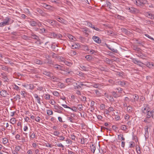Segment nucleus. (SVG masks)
<instances>
[{"mask_svg":"<svg viewBox=\"0 0 154 154\" xmlns=\"http://www.w3.org/2000/svg\"><path fill=\"white\" fill-rule=\"evenodd\" d=\"M35 13L37 14H38L39 15H40L44 17H49L50 15L48 14L47 13H45L44 12L42 9H41L37 8L35 9Z\"/></svg>","mask_w":154,"mask_h":154,"instance_id":"obj_1","label":"nucleus"},{"mask_svg":"<svg viewBox=\"0 0 154 154\" xmlns=\"http://www.w3.org/2000/svg\"><path fill=\"white\" fill-rule=\"evenodd\" d=\"M135 3L138 6H142L146 4L147 1L146 0H135Z\"/></svg>","mask_w":154,"mask_h":154,"instance_id":"obj_2","label":"nucleus"},{"mask_svg":"<svg viewBox=\"0 0 154 154\" xmlns=\"http://www.w3.org/2000/svg\"><path fill=\"white\" fill-rule=\"evenodd\" d=\"M128 10L133 14H137L140 12V11L138 9L133 7L129 8Z\"/></svg>","mask_w":154,"mask_h":154,"instance_id":"obj_3","label":"nucleus"},{"mask_svg":"<svg viewBox=\"0 0 154 154\" xmlns=\"http://www.w3.org/2000/svg\"><path fill=\"white\" fill-rule=\"evenodd\" d=\"M6 18V19L5 21L0 23V27L9 24L8 23L9 21L10 18L7 17Z\"/></svg>","mask_w":154,"mask_h":154,"instance_id":"obj_4","label":"nucleus"},{"mask_svg":"<svg viewBox=\"0 0 154 154\" xmlns=\"http://www.w3.org/2000/svg\"><path fill=\"white\" fill-rule=\"evenodd\" d=\"M92 39L94 42L100 44L101 43V40L98 37L94 36L92 37Z\"/></svg>","mask_w":154,"mask_h":154,"instance_id":"obj_5","label":"nucleus"},{"mask_svg":"<svg viewBox=\"0 0 154 154\" xmlns=\"http://www.w3.org/2000/svg\"><path fill=\"white\" fill-rule=\"evenodd\" d=\"M52 65L53 67L57 69L62 70L63 69V67L62 66L58 64H55L53 63H52Z\"/></svg>","mask_w":154,"mask_h":154,"instance_id":"obj_6","label":"nucleus"},{"mask_svg":"<svg viewBox=\"0 0 154 154\" xmlns=\"http://www.w3.org/2000/svg\"><path fill=\"white\" fill-rule=\"evenodd\" d=\"M144 64L146 66L148 67L149 68H152L154 66L153 63L152 62H145Z\"/></svg>","mask_w":154,"mask_h":154,"instance_id":"obj_7","label":"nucleus"},{"mask_svg":"<svg viewBox=\"0 0 154 154\" xmlns=\"http://www.w3.org/2000/svg\"><path fill=\"white\" fill-rule=\"evenodd\" d=\"M52 77H51L50 78L52 81L54 82H59L60 80V79L56 76L53 75H52Z\"/></svg>","mask_w":154,"mask_h":154,"instance_id":"obj_8","label":"nucleus"},{"mask_svg":"<svg viewBox=\"0 0 154 154\" xmlns=\"http://www.w3.org/2000/svg\"><path fill=\"white\" fill-rule=\"evenodd\" d=\"M0 93L1 95L4 97H6L7 95H9L7 91L5 90H2L0 91Z\"/></svg>","mask_w":154,"mask_h":154,"instance_id":"obj_9","label":"nucleus"},{"mask_svg":"<svg viewBox=\"0 0 154 154\" xmlns=\"http://www.w3.org/2000/svg\"><path fill=\"white\" fill-rule=\"evenodd\" d=\"M132 61L135 64H137L140 66H141L142 64H143L140 61L137 60L136 58L133 59Z\"/></svg>","mask_w":154,"mask_h":154,"instance_id":"obj_10","label":"nucleus"},{"mask_svg":"<svg viewBox=\"0 0 154 154\" xmlns=\"http://www.w3.org/2000/svg\"><path fill=\"white\" fill-rule=\"evenodd\" d=\"M34 61L35 63L39 65H42L43 63H43V62L41 60L37 59H35Z\"/></svg>","mask_w":154,"mask_h":154,"instance_id":"obj_11","label":"nucleus"},{"mask_svg":"<svg viewBox=\"0 0 154 154\" xmlns=\"http://www.w3.org/2000/svg\"><path fill=\"white\" fill-rule=\"evenodd\" d=\"M43 73L44 75L49 77L50 78L52 77V74L49 72L43 71Z\"/></svg>","mask_w":154,"mask_h":154,"instance_id":"obj_12","label":"nucleus"},{"mask_svg":"<svg viewBox=\"0 0 154 154\" xmlns=\"http://www.w3.org/2000/svg\"><path fill=\"white\" fill-rule=\"evenodd\" d=\"M90 148L91 151L93 152V153H94L95 150L96 149V147L95 144H92L90 145Z\"/></svg>","mask_w":154,"mask_h":154,"instance_id":"obj_13","label":"nucleus"},{"mask_svg":"<svg viewBox=\"0 0 154 154\" xmlns=\"http://www.w3.org/2000/svg\"><path fill=\"white\" fill-rule=\"evenodd\" d=\"M79 66L84 71H87L88 70V67L84 66L82 64H80L79 65Z\"/></svg>","mask_w":154,"mask_h":154,"instance_id":"obj_14","label":"nucleus"},{"mask_svg":"<svg viewBox=\"0 0 154 154\" xmlns=\"http://www.w3.org/2000/svg\"><path fill=\"white\" fill-rule=\"evenodd\" d=\"M29 38L35 39H38V36L34 34L33 32H31Z\"/></svg>","mask_w":154,"mask_h":154,"instance_id":"obj_15","label":"nucleus"},{"mask_svg":"<svg viewBox=\"0 0 154 154\" xmlns=\"http://www.w3.org/2000/svg\"><path fill=\"white\" fill-rule=\"evenodd\" d=\"M135 40L137 43L139 44L142 47L144 46V42L143 41L137 39H136Z\"/></svg>","mask_w":154,"mask_h":154,"instance_id":"obj_16","label":"nucleus"},{"mask_svg":"<svg viewBox=\"0 0 154 154\" xmlns=\"http://www.w3.org/2000/svg\"><path fill=\"white\" fill-rule=\"evenodd\" d=\"M146 16L149 18H150L151 19H154V15L152 14L147 13L146 14Z\"/></svg>","mask_w":154,"mask_h":154,"instance_id":"obj_17","label":"nucleus"},{"mask_svg":"<svg viewBox=\"0 0 154 154\" xmlns=\"http://www.w3.org/2000/svg\"><path fill=\"white\" fill-rule=\"evenodd\" d=\"M30 25L32 26H36L38 25V23L33 20H31L29 22Z\"/></svg>","mask_w":154,"mask_h":154,"instance_id":"obj_18","label":"nucleus"},{"mask_svg":"<svg viewBox=\"0 0 154 154\" xmlns=\"http://www.w3.org/2000/svg\"><path fill=\"white\" fill-rule=\"evenodd\" d=\"M67 36L71 41H75L76 40V39L75 37L70 34L68 35Z\"/></svg>","mask_w":154,"mask_h":154,"instance_id":"obj_19","label":"nucleus"},{"mask_svg":"<svg viewBox=\"0 0 154 154\" xmlns=\"http://www.w3.org/2000/svg\"><path fill=\"white\" fill-rule=\"evenodd\" d=\"M0 69L5 71H7L8 70V68L7 66L2 65H0Z\"/></svg>","mask_w":154,"mask_h":154,"instance_id":"obj_20","label":"nucleus"},{"mask_svg":"<svg viewBox=\"0 0 154 154\" xmlns=\"http://www.w3.org/2000/svg\"><path fill=\"white\" fill-rule=\"evenodd\" d=\"M27 70L29 72H35V68L33 67H28L27 68Z\"/></svg>","mask_w":154,"mask_h":154,"instance_id":"obj_21","label":"nucleus"},{"mask_svg":"<svg viewBox=\"0 0 154 154\" xmlns=\"http://www.w3.org/2000/svg\"><path fill=\"white\" fill-rule=\"evenodd\" d=\"M47 21L49 23L51 24V25L52 26H54L55 25L56 23V21L53 20H48Z\"/></svg>","mask_w":154,"mask_h":154,"instance_id":"obj_22","label":"nucleus"},{"mask_svg":"<svg viewBox=\"0 0 154 154\" xmlns=\"http://www.w3.org/2000/svg\"><path fill=\"white\" fill-rule=\"evenodd\" d=\"M45 9L48 10H50L51 11H53L54 9V8L50 5H47V6H46Z\"/></svg>","mask_w":154,"mask_h":154,"instance_id":"obj_23","label":"nucleus"},{"mask_svg":"<svg viewBox=\"0 0 154 154\" xmlns=\"http://www.w3.org/2000/svg\"><path fill=\"white\" fill-rule=\"evenodd\" d=\"M147 115H146V117L147 118H149L151 117H152V111H150L149 110L147 111V112H146Z\"/></svg>","mask_w":154,"mask_h":154,"instance_id":"obj_24","label":"nucleus"},{"mask_svg":"<svg viewBox=\"0 0 154 154\" xmlns=\"http://www.w3.org/2000/svg\"><path fill=\"white\" fill-rule=\"evenodd\" d=\"M133 98L135 101H138L139 100V98L138 95L135 94L133 95Z\"/></svg>","mask_w":154,"mask_h":154,"instance_id":"obj_25","label":"nucleus"},{"mask_svg":"<svg viewBox=\"0 0 154 154\" xmlns=\"http://www.w3.org/2000/svg\"><path fill=\"white\" fill-rule=\"evenodd\" d=\"M85 24L89 26L90 27L92 28H93V27H94V25H93L90 22H86V23H85Z\"/></svg>","mask_w":154,"mask_h":154,"instance_id":"obj_26","label":"nucleus"},{"mask_svg":"<svg viewBox=\"0 0 154 154\" xmlns=\"http://www.w3.org/2000/svg\"><path fill=\"white\" fill-rule=\"evenodd\" d=\"M104 61L106 62V63L109 64H111V63H112L111 62V60L108 58H105L104 59Z\"/></svg>","mask_w":154,"mask_h":154,"instance_id":"obj_27","label":"nucleus"},{"mask_svg":"<svg viewBox=\"0 0 154 154\" xmlns=\"http://www.w3.org/2000/svg\"><path fill=\"white\" fill-rule=\"evenodd\" d=\"M38 29V31H39L41 33H43L46 32L47 31V30L44 28L43 29H38Z\"/></svg>","mask_w":154,"mask_h":154,"instance_id":"obj_28","label":"nucleus"},{"mask_svg":"<svg viewBox=\"0 0 154 154\" xmlns=\"http://www.w3.org/2000/svg\"><path fill=\"white\" fill-rule=\"evenodd\" d=\"M120 129L122 130L126 131L128 129V127L125 125H122L121 126Z\"/></svg>","mask_w":154,"mask_h":154,"instance_id":"obj_29","label":"nucleus"},{"mask_svg":"<svg viewBox=\"0 0 154 154\" xmlns=\"http://www.w3.org/2000/svg\"><path fill=\"white\" fill-rule=\"evenodd\" d=\"M136 55L138 57L142 59H143L144 58V57H145V56L141 53H138L137 54H136Z\"/></svg>","mask_w":154,"mask_h":154,"instance_id":"obj_30","label":"nucleus"},{"mask_svg":"<svg viewBox=\"0 0 154 154\" xmlns=\"http://www.w3.org/2000/svg\"><path fill=\"white\" fill-rule=\"evenodd\" d=\"M142 111L143 113H146L147 111H148L149 110V108H142Z\"/></svg>","mask_w":154,"mask_h":154,"instance_id":"obj_31","label":"nucleus"},{"mask_svg":"<svg viewBox=\"0 0 154 154\" xmlns=\"http://www.w3.org/2000/svg\"><path fill=\"white\" fill-rule=\"evenodd\" d=\"M121 30L122 32L125 34H128V31L126 29L124 28H121Z\"/></svg>","mask_w":154,"mask_h":154,"instance_id":"obj_32","label":"nucleus"},{"mask_svg":"<svg viewBox=\"0 0 154 154\" xmlns=\"http://www.w3.org/2000/svg\"><path fill=\"white\" fill-rule=\"evenodd\" d=\"M82 31L84 32H85L86 34L88 35V34L86 32L88 31V29L86 27L83 28L81 29Z\"/></svg>","mask_w":154,"mask_h":154,"instance_id":"obj_33","label":"nucleus"},{"mask_svg":"<svg viewBox=\"0 0 154 154\" xmlns=\"http://www.w3.org/2000/svg\"><path fill=\"white\" fill-rule=\"evenodd\" d=\"M118 83L119 85L122 86H124L125 85V83L124 81H119Z\"/></svg>","mask_w":154,"mask_h":154,"instance_id":"obj_34","label":"nucleus"},{"mask_svg":"<svg viewBox=\"0 0 154 154\" xmlns=\"http://www.w3.org/2000/svg\"><path fill=\"white\" fill-rule=\"evenodd\" d=\"M132 108L130 106H128L127 107V110L129 112H131L132 111Z\"/></svg>","mask_w":154,"mask_h":154,"instance_id":"obj_35","label":"nucleus"},{"mask_svg":"<svg viewBox=\"0 0 154 154\" xmlns=\"http://www.w3.org/2000/svg\"><path fill=\"white\" fill-rule=\"evenodd\" d=\"M58 19L57 20L61 23H63L64 20L61 17H58L57 18Z\"/></svg>","mask_w":154,"mask_h":154,"instance_id":"obj_36","label":"nucleus"},{"mask_svg":"<svg viewBox=\"0 0 154 154\" xmlns=\"http://www.w3.org/2000/svg\"><path fill=\"white\" fill-rule=\"evenodd\" d=\"M47 114L49 115H51L53 114V112L50 109H47Z\"/></svg>","mask_w":154,"mask_h":154,"instance_id":"obj_37","label":"nucleus"},{"mask_svg":"<svg viewBox=\"0 0 154 154\" xmlns=\"http://www.w3.org/2000/svg\"><path fill=\"white\" fill-rule=\"evenodd\" d=\"M63 62L64 63L68 66H70L72 64L70 62L67 61L66 60H63Z\"/></svg>","mask_w":154,"mask_h":154,"instance_id":"obj_38","label":"nucleus"},{"mask_svg":"<svg viewBox=\"0 0 154 154\" xmlns=\"http://www.w3.org/2000/svg\"><path fill=\"white\" fill-rule=\"evenodd\" d=\"M79 45V44L77 43V44L76 43H75L72 46V48H78Z\"/></svg>","mask_w":154,"mask_h":154,"instance_id":"obj_39","label":"nucleus"},{"mask_svg":"<svg viewBox=\"0 0 154 154\" xmlns=\"http://www.w3.org/2000/svg\"><path fill=\"white\" fill-rule=\"evenodd\" d=\"M10 123L13 125L16 123L15 119V118H11L10 119Z\"/></svg>","mask_w":154,"mask_h":154,"instance_id":"obj_40","label":"nucleus"},{"mask_svg":"<svg viewBox=\"0 0 154 154\" xmlns=\"http://www.w3.org/2000/svg\"><path fill=\"white\" fill-rule=\"evenodd\" d=\"M85 58L87 60L89 61L91 60L92 57L90 55H87L85 56Z\"/></svg>","mask_w":154,"mask_h":154,"instance_id":"obj_41","label":"nucleus"},{"mask_svg":"<svg viewBox=\"0 0 154 154\" xmlns=\"http://www.w3.org/2000/svg\"><path fill=\"white\" fill-rule=\"evenodd\" d=\"M133 49L134 50L137 51H139L140 50H141L140 48H139L136 46H134L133 47Z\"/></svg>","mask_w":154,"mask_h":154,"instance_id":"obj_42","label":"nucleus"},{"mask_svg":"<svg viewBox=\"0 0 154 154\" xmlns=\"http://www.w3.org/2000/svg\"><path fill=\"white\" fill-rule=\"evenodd\" d=\"M77 74L78 75L82 77H84L85 75V74L84 73L82 72H78L77 73Z\"/></svg>","mask_w":154,"mask_h":154,"instance_id":"obj_43","label":"nucleus"},{"mask_svg":"<svg viewBox=\"0 0 154 154\" xmlns=\"http://www.w3.org/2000/svg\"><path fill=\"white\" fill-rule=\"evenodd\" d=\"M116 75L120 76H123V73L122 72H116Z\"/></svg>","mask_w":154,"mask_h":154,"instance_id":"obj_44","label":"nucleus"},{"mask_svg":"<svg viewBox=\"0 0 154 154\" xmlns=\"http://www.w3.org/2000/svg\"><path fill=\"white\" fill-rule=\"evenodd\" d=\"M22 38L24 40H26L29 39V37L25 35H23L22 36Z\"/></svg>","mask_w":154,"mask_h":154,"instance_id":"obj_45","label":"nucleus"},{"mask_svg":"<svg viewBox=\"0 0 154 154\" xmlns=\"http://www.w3.org/2000/svg\"><path fill=\"white\" fill-rule=\"evenodd\" d=\"M8 142V140L6 138H5L3 139V143L5 144H6Z\"/></svg>","mask_w":154,"mask_h":154,"instance_id":"obj_46","label":"nucleus"},{"mask_svg":"<svg viewBox=\"0 0 154 154\" xmlns=\"http://www.w3.org/2000/svg\"><path fill=\"white\" fill-rule=\"evenodd\" d=\"M13 87L17 91L20 90L19 88L15 84L14 85Z\"/></svg>","mask_w":154,"mask_h":154,"instance_id":"obj_47","label":"nucleus"},{"mask_svg":"<svg viewBox=\"0 0 154 154\" xmlns=\"http://www.w3.org/2000/svg\"><path fill=\"white\" fill-rule=\"evenodd\" d=\"M56 143V145L57 146L59 147H61V148H63L64 147V146L62 145L61 143H57L55 142Z\"/></svg>","mask_w":154,"mask_h":154,"instance_id":"obj_48","label":"nucleus"},{"mask_svg":"<svg viewBox=\"0 0 154 154\" xmlns=\"http://www.w3.org/2000/svg\"><path fill=\"white\" fill-rule=\"evenodd\" d=\"M105 5L106 6H107L110 8L111 6V3L109 2L106 1V4Z\"/></svg>","mask_w":154,"mask_h":154,"instance_id":"obj_49","label":"nucleus"},{"mask_svg":"<svg viewBox=\"0 0 154 154\" xmlns=\"http://www.w3.org/2000/svg\"><path fill=\"white\" fill-rule=\"evenodd\" d=\"M57 34L54 32H52L51 33V36H52L54 38H56Z\"/></svg>","mask_w":154,"mask_h":154,"instance_id":"obj_50","label":"nucleus"},{"mask_svg":"<svg viewBox=\"0 0 154 154\" xmlns=\"http://www.w3.org/2000/svg\"><path fill=\"white\" fill-rule=\"evenodd\" d=\"M58 85L60 87L62 88H64L66 86L63 83H59Z\"/></svg>","mask_w":154,"mask_h":154,"instance_id":"obj_51","label":"nucleus"},{"mask_svg":"<svg viewBox=\"0 0 154 154\" xmlns=\"http://www.w3.org/2000/svg\"><path fill=\"white\" fill-rule=\"evenodd\" d=\"M82 104H79L78 105V109L79 111H81L82 110Z\"/></svg>","mask_w":154,"mask_h":154,"instance_id":"obj_52","label":"nucleus"},{"mask_svg":"<svg viewBox=\"0 0 154 154\" xmlns=\"http://www.w3.org/2000/svg\"><path fill=\"white\" fill-rule=\"evenodd\" d=\"M53 94L54 95L56 96H58L59 95V93L56 91H53Z\"/></svg>","mask_w":154,"mask_h":154,"instance_id":"obj_53","label":"nucleus"},{"mask_svg":"<svg viewBox=\"0 0 154 154\" xmlns=\"http://www.w3.org/2000/svg\"><path fill=\"white\" fill-rule=\"evenodd\" d=\"M85 143V139L83 137L81 138V144H84Z\"/></svg>","mask_w":154,"mask_h":154,"instance_id":"obj_54","label":"nucleus"},{"mask_svg":"<svg viewBox=\"0 0 154 154\" xmlns=\"http://www.w3.org/2000/svg\"><path fill=\"white\" fill-rule=\"evenodd\" d=\"M44 97L46 99L49 100L50 98V95L49 94H46L44 96Z\"/></svg>","mask_w":154,"mask_h":154,"instance_id":"obj_55","label":"nucleus"},{"mask_svg":"<svg viewBox=\"0 0 154 154\" xmlns=\"http://www.w3.org/2000/svg\"><path fill=\"white\" fill-rule=\"evenodd\" d=\"M20 149V147L19 146H16L15 148V150L18 152L19 151Z\"/></svg>","mask_w":154,"mask_h":154,"instance_id":"obj_56","label":"nucleus"},{"mask_svg":"<svg viewBox=\"0 0 154 154\" xmlns=\"http://www.w3.org/2000/svg\"><path fill=\"white\" fill-rule=\"evenodd\" d=\"M112 94L113 96L115 98H117L118 97V95L116 92L115 91H113L112 92Z\"/></svg>","mask_w":154,"mask_h":154,"instance_id":"obj_57","label":"nucleus"},{"mask_svg":"<svg viewBox=\"0 0 154 154\" xmlns=\"http://www.w3.org/2000/svg\"><path fill=\"white\" fill-rule=\"evenodd\" d=\"M116 89L118 90V92L119 93H121L123 89L122 88H116Z\"/></svg>","mask_w":154,"mask_h":154,"instance_id":"obj_58","label":"nucleus"},{"mask_svg":"<svg viewBox=\"0 0 154 154\" xmlns=\"http://www.w3.org/2000/svg\"><path fill=\"white\" fill-rule=\"evenodd\" d=\"M54 109L56 111H57L58 110V109H59V106L58 105H54Z\"/></svg>","mask_w":154,"mask_h":154,"instance_id":"obj_59","label":"nucleus"},{"mask_svg":"<svg viewBox=\"0 0 154 154\" xmlns=\"http://www.w3.org/2000/svg\"><path fill=\"white\" fill-rule=\"evenodd\" d=\"M45 146H46L48 147H50V148L52 147L53 146L52 145L50 144L49 143H46L45 144Z\"/></svg>","mask_w":154,"mask_h":154,"instance_id":"obj_60","label":"nucleus"},{"mask_svg":"<svg viewBox=\"0 0 154 154\" xmlns=\"http://www.w3.org/2000/svg\"><path fill=\"white\" fill-rule=\"evenodd\" d=\"M60 134V132L57 131H54V135L58 136V135Z\"/></svg>","mask_w":154,"mask_h":154,"instance_id":"obj_61","label":"nucleus"},{"mask_svg":"<svg viewBox=\"0 0 154 154\" xmlns=\"http://www.w3.org/2000/svg\"><path fill=\"white\" fill-rule=\"evenodd\" d=\"M145 136L146 138V139L147 138H148V137L149 136V132L148 131H146V132H145Z\"/></svg>","mask_w":154,"mask_h":154,"instance_id":"obj_62","label":"nucleus"},{"mask_svg":"<svg viewBox=\"0 0 154 154\" xmlns=\"http://www.w3.org/2000/svg\"><path fill=\"white\" fill-rule=\"evenodd\" d=\"M71 79H66V82L67 83H69L71 82Z\"/></svg>","mask_w":154,"mask_h":154,"instance_id":"obj_63","label":"nucleus"},{"mask_svg":"<svg viewBox=\"0 0 154 154\" xmlns=\"http://www.w3.org/2000/svg\"><path fill=\"white\" fill-rule=\"evenodd\" d=\"M40 118L39 116L36 117L35 119V120L38 122H40Z\"/></svg>","mask_w":154,"mask_h":154,"instance_id":"obj_64","label":"nucleus"}]
</instances>
